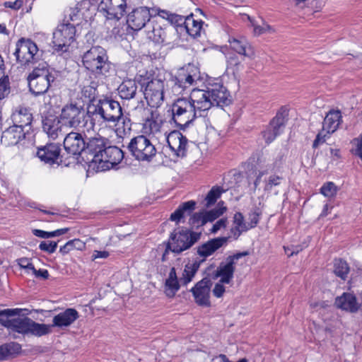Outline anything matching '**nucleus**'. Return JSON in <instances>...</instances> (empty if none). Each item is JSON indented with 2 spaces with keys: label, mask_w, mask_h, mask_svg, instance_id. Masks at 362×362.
<instances>
[{
  "label": "nucleus",
  "mask_w": 362,
  "mask_h": 362,
  "mask_svg": "<svg viewBox=\"0 0 362 362\" xmlns=\"http://www.w3.org/2000/svg\"><path fill=\"white\" fill-rule=\"evenodd\" d=\"M87 121L85 127L92 132L105 130L107 127H117L118 136L129 134L132 129V122L128 115L123 113L122 107L118 101L104 98L87 107Z\"/></svg>",
  "instance_id": "f257e3e1"
},
{
  "label": "nucleus",
  "mask_w": 362,
  "mask_h": 362,
  "mask_svg": "<svg viewBox=\"0 0 362 362\" xmlns=\"http://www.w3.org/2000/svg\"><path fill=\"white\" fill-rule=\"evenodd\" d=\"M199 116L214 106L228 105L231 96L226 87L216 81L209 82L204 89L193 88L188 96Z\"/></svg>",
  "instance_id": "f03ea898"
},
{
  "label": "nucleus",
  "mask_w": 362,
  "mask_h": 362,
  "mask_svg": "<svg viewBox=\"0 0 362 362\" xmlns=\"http://www.w3.org/2000/svg\"><path fill=\"white\" fill-rule=\"evenodd\" d=\"M98 0H82L65 11L64 21L88 29L95 14Z\"/></svg>",
  "instance_id": "7ed1b4c3"
},
{
  "label": "nucleus",
  "mask_w": 362,
  "mask_h": 362,
  "mask_svg": "<svg viewBox=\"0 0 362 362\" xmlns=\"http://www.w3.org/2000/svg\"><path fill=\"white\" fill-rule=\"evenodd\" d=\"M84 67L95 76H107L111 64L106 50L100 46H93L82 56Z\"/></svg>",
  "instance_id": "20e7f679"
},
{
  "label": "nucleus",
  "mask_w": 362,
  "mask_h": 362,
  "mask_svg": "<svg viewBox=\"0 0 362 362\" xmlns=\"http://www.w3.org/2000/svg\"><path fill=\"white\" fill-rule=\"evenodd\" d=\"M29 90L34 96L44 95L48 90L55 76L44 63L34 68L27 77Z\"/></svg>",
  "instance_id": "39448f33"
},
{
  "label": "nucleus",
  "mask_w": 362,
  "mask_h": 362,
  "mask_svg": "<svg viewBox=\"0 0 362 362\" xmlns=\"http://www.w3.org/2000/svg\"><path fill=\"white\" fill-rule=\"evenodd\" d=\"M172 120L180 129L188 127L198 116L189 97L176 99L171 106Z\"/></svg>",
  "instance_id": "423d86ee"
},
{
  "label": "nucleus",
  "mask_w": 362,
  "mask_h": 362,
  "mask_svg": "<svg viewBox=\"0 0 362 362\" xmlns=\"http://www.w3.org/2000/svg\"><path fill=\"white\" fill-rule=\"evenodd\" d=\"M58 118L64 127L81 129L85 134L92 132V130H88L85 127V122L88 120L87 112L84 113L81 105L74 103L65 105L62 108Z\"/></svg>",
  "instance_id": "0eeeda50"
},
{
  "label": "nucleus",
  "mask_w": 362,
  "mask_h": 362,
  "mask_svg": "<svg viewBox=\"0 0 362 362\" xmlns=\"http://www.w3.org/2000/svg\"><path fill=\"white\" fill-rule=\"evenodd\" d=\"M199 78V71L198 69L192 64H188L179 69L176 75L171 78L167 86L171 87L173 95H180L186 88L195 85Z\"/></svg>",
  "instance_id": "6e6552de"
},
{
  "label": "nucleus",
  "mask_w": 362,
  "mask_h": 362,
  "mask_svg": "<svg viewBox=\"0 0 362 362\" xmlns=\"http://www.w3.org/2000/svg\"><path fill=\"white\" fill-rule=\"evenodd\" d=\"M123 151L118 147L108 144L103 155L91 158L90 167L97 172L105 171L115 168L123 159Z\"/></svg>",
  "instance_id": "1a4fd4ad"
},
{
  "label": "nucleus",
  "mask_w": 362,
  "mask_h": 362,
  "mask_svg": "<svg viewBox=\"0 0 362 362\" xmlns=\"http://www.w3.org/2000/svg\"><path fill=\"white\" fill-rule=\"evenodd\" d=\"M201 236L200 233L187 229L175 230L171 233L168 247L175 253H180L190 248Z\"/></svg>",
  "instance_id": "9d476101"
},
{
  "label": "nucleus",
  "mask_w": 362,
  "mask_h": 362,
  "mask_svg": "<svg viewBox=\"0 0 362 362\" xmlns=\"http://www.w3.org/2000/svg\"><path fill=\"white\" fill-rule=\"evenodd\" d=\"M76 28L70 23L63 22L53 33L52 44L54 51L66 52L74 42Z\"/></svg>",
  "instance_id": "9b49d317"
},
{
  "label": "nucleus",
  "mask_w": 362,
  "mask_h": 362,
  "mask_svg": "<svg viewBox=\"0 0 362 362\" xmlns=\"http://www.w3.org/2000/svg\"><path fill=\"white\" fill-rule=\"evenodd\" d=\"M128 148L138 160L150 161L156 154L155 145L146 136L139 135L131 139Z\"/></svg>",
  "instance_id": "f8f14e48"
},
{
  "label": "nucleus",
  "mask_w": 362,
  "mask_h": 362,
  "mask_svg": "<svg viewBox=\"0 0 362 362\" xmlns=\"http://www.w3.org/2000/svg\"><path fill=\"white\" fill-rule=\"evenodd\" d=\"M14 55L22 65L37 62L40 57L37 45L30 39L21 38L16 44Z\"/></svg>",
  "instance_id": "ddd939ff"
},
{
  "label": "nucleus",
  "mask_w": 362,
  "mask_h": 362,
  "mask_svg": "<svg viewBox=\"0 0 362 362\" xmlns=\"http://www.w3.org/2000/svg\"><path fill=\"white\" fill-rule=\"evenodd\" d=\"M341 122V112L338 110H331L324 119L322 129L314 140L313 147L316 148L320 144L325 142L327 138L337 131Z\"/></svg>",
  "instance_id": "4468645a"
},
{
  "label": "nucleus",
  "mask_w": 362,
  "mask_h": 362,
  "mask_svg": "<svg viewBox=\"0 0 362 362\" xmlns=\"http://www.w3.org/2000/svg\"><path fill=\"white\" fill-rule=\"evenodd\" d=\"M165 86V81L158 78H153L146 83L144 94L149 106L158 107L163 104L165 93L168 91Z\"/></svg>",
  "instance_id": "2eb2a0df"
},
{
  "label": "nucleus",
  "mask_w": 362,
  "mask_h": 362,
  "mask_svg": "<svg viewBox=\"0 0 362 362\" xmlns=\"http://www.w3.org/2000/svg\"><path fill=\"white\" fill-rule=\"evenodd\" d=\"M153 8L150 10L146 6H139L136 7L131 12H129L127 16V24L129 28L133 30L139 31L142 28L146 29L148 23L152 21L153 18Z\"/></svg>",
  "instance_id": "dca6fc26"
},
{
  "label": "nucleus",
  "mask_w": 362,
  "mask_h": 362,
  "mask_svg": "<svg viewBox=\"0 0 362 362\" xmlns=\"http://www.w3.org/2000/svg\"><path fill=\"white\" fill-rule=\"evenodd\" d=\"M97 8L108 19H120L127 8V0H98Z\"/></svg>",
  "instance_id": "f3484780"
},
{
  "label": "nucleus",
  "mask_w": 362,
  "mask_h": 362,
  "mask_svg": "<svg viewBox=\"0 0 362 362\" xmlns=\"http://www.w3.org/2000/svg\"><path fill=\"white\" fill-rule=\"evenodd\" d=\"M168 146L173 156L182 158L186 156L189 141L179 131H173L165 136Z\"/></svg>",
  "instance_id": "a211bd4d"
},
{
  "label": "nucleus",
  "mask_w": 362,
  "mask_h": 362,
  "mask_svg": "<svg viewBox=\"0 0 362 362\" xmlns=\"http://www.w3.org/2000/svg\"><path fill=\"white\" fill-rule=\"evenodd\" d=\"M246 252L238 253L232 257H229L227 262L221 263L214 274V279L220 278V281L226 284L230 283L233 278L235 271L234 261L240 257L246 255Z\"/></svg>",
  "instance_id": "6ab92c4d"
},
{
  "label": "nucleus",
  "mask_w": 362,
  "mask_h": 362,
  "mask_svg": "<svg viewBox=\"0 0 362 362\" xmlns=\"http://www.w3.org/2000/svg\"><path fill=\"white\" fill-rule=\"evenodd\" d=\"M99 132L89 133L90 137L88 141L86 144V149L92 156V158H96L97 156L103 155L109 144L108 139L100 134Z\"/></svg>",
  "instance_id": "aec40b11"
},
{
  "label": "nucleus",
  "mask_w": 362,
  "mask_h": 362,
  "mask_svg": "<svg viewBox=\"0 0 362 362\" xmlns=\"http://www.w3.org/2000/svg\"><path fill=\"white\" fill-rule=\"evenodd\" d=\"M64 147L67 153L78 156L86 149V142L81 134L71 132L65 136Z\"/></svg>",
  "instance_id": "412c9836"
},
{
  "label": "nucleus",
  "mask_w": 362,
  "mask_h": 362,
  "mask_svg": "<svg viewBox=\"0 0 362 362\" xmlns=\"http://www.w3.org/2000/svg\"><path fill=\"white\" fill-rule=\"evenodd\" d=\"M211 281L204 278L196 284L191 289L195 301L199 305L209 306L210 305Z\"/></svg>",
  "instance_id": "4be33fe9"
},
{
  "label": "nucleus",
  "mask_w": 362,
  "mask_h": 362,
  "mask_svg": "<svg viewBox=\"0 0 362 362\" xmlns=\"http://www.w3.org/2000/svg\"><path fill=\"white\" fill-rule=\"evenodd\" d=\"M33 119V117L30 109L21 105L16 107L11 115V121L13 124L28 131L30 129Z\"/></svg>",
  "instance_id": "5701e85b"
},
{
  "label": "nucleus",
  "mask_w": 362,
  "mask_h": 362,
  "mask_svg": "<svg viewBox=\"0 0 362 362\" xmlns=\"http://www.w3.org/2000/svg\"><path fill=\"white\" fill-rule=\"evenodd\" d=\"M36 155L45 164H59L60 147L57 144H49L38 148Z\"/></svg>",
  "instance_id": "b1692460"
},
{
  "label": "nucleus",
  "mask_w": 362,
  "mask_h": 362,
  "mask_svg": "<svg viewBox=\"0 0 362 362\" xmlns=\"http://www.w3.org/2000/svg\"><path fill=\"white\" fill-rule=\"evenodd\" d=\"M285 125V117L283 113H277L269 123L267 129L262 132V136L267 144L272 142L283 132Z\"/></svg>",
  "instance_id": "393cba45"
},
{
  "label": "nucleus",
  "mask_w": 362,
  "mask_h": 362,
  "mask_svg": "<svg viewBox=\"0 0 362 362\" xmlns=\"http://www.w3.org/2000/svg\"><path fill=\"white\" fill-rule=\"evenodd\" d=\"M144 130L145 133L158 138L163 134L165 136V132L163 131V119L157 110H152L146 117L144 123Z\"/></svg>",
  "instance_id": "a878e982"
},
{
  "label": "nucleus",
  "mask_w": 362,
  "mask_h": 362,
  "mask_svg": "<svg viewBox=\"0 0 362 362\" xmlns=\"http://www.w3.org/2000/svg\"><path fill=\"white\" fill-rule=\"evenodd\" d=\"M26 132L28 130L12 124L3 132L1 142L5 146L16 145L25 138Z\"/></svg>",
  "instance_id": "bb28decb"
},
{
  "label": "nucleus",
  "mask_w": 362,
  "mask_h": 362,
  "mask_svg": "<svg viewBox=\"0 0 362 362\" xmlns=\"http://www.w3.org/2000/svg\"><path fill=\"white\" fill-rule=\"evenodd\" d=\"M79 317L78 312L74 308H66L56 315L52 319V327H67Z\"/></svg>",
  "instance_id": "cd10ccee"
},
{
  "label": "nucleus",
  "mask_w": 362,
  "mask_h": 362,
  "mask_svg": "<svg viewBox=\"0 0 362 362\" xmlns=\"http://www.w3.org/2000/svg\"><path fill=\"white\" fill-rule=\"evenodd\" d=\"M63 127L64 126L61 124L59 118L54 115L45 117L42 119L43 131L52 139H56L60 135H64Z\"/></svg>",
  "instance_id": "c85d7f7f"
},
{
  "label": "nucleus",
  "mask_w": 362,
  "mask_h": 362,
  "mask_svg": "<svg viewBox=\"0 0 362 362\" xmlns=\"http://www.w3.org/2000/svg\"><path fill=\"white\" fill-rule=\"evenodd\" d=\"M228 241V238L221 237L216 238L208 240L207 242L200 245L197 247V254L203 258L212 255L216 251L221 248Z\"/></svg>",
  "instance_id": "c756f323"
},
{
  "label": "nucleus",
  "mask_w": 362,
  "mask_h": 362,
  "mask_svg": "<svg viewBox=\"0 0 362 362\" xmlns=\"http://www.w3.org/2000/svg\"><path fill=\"white\" fill-rule=\"evenodd\" d=\"M145 32L148 38L156 43H164L166 42V31L162 28L161 25L154 18L147 25Z\"/></svg>",
  "instance_id": "7c9ffc66"
},
{
  "label": "nucleus",
  "mask_w": 362,
  "mask_h": 362,
  "mask_svg": "<svg viewBox=\"0 0 362 362\" xmlns=\"http://www.w3.org/2000/svg\"><path fill=\"white\" fill-rule=\"evenodd\" d=\"M0 322L4 326L12 331L23 334H29L31 319L28 317L6 319L5 320L0 319Z\"/></svg>",
  "instance_id": "2f4dec72"
},
{
  "label": "nucleus",
  "mask_w": 362,
  "mask_h": 362,
  "mask_svg": "<svg viewBox=\"0 0 362 362\" xmlns=\"http://www.w3.org/2000/svg\"><path fill=\"white\" fill-rule=\"evenodd\" d=\"M337 308L351 313L356 312L359 308V303L356 296L350 293H344L335 300Z\"/></svg>",
  "instance_id": "473e14b6"
},
{
  "label": "nucleus",
  "mask_w": 362,
  "mask_h": 362,
  "mask_svg": "<svg viewBox=\"0 0 362 362\" xmlns=\"http://www.w3.org/2000/svg\"><path fill=\"white\" fill-rule=\"evenodd\" d=\"M228 42L231 49L239 54L248 57H252L253 56V50L245 37H230Z\"/></svg>",
  "instance_id": "72a5a7b5"
},
{
  "label": "nucleus",
  "mask_w": 362,
  "mask_h": 362,
  "mask_svg": "<svg viewBox=\"0 0 362 362\" xmlns=\"http://www.w3.org/2000/svg\"><path fill=\"white\" fill-rule=\"evenodd\" d=\"M180 279H178L176 270L174 267L170 270L168 278L165 281L164 292L169 297H173L180 287Z\"/></svg>",
  "instance_id": "f704fd0d"
},
{
  "label": "nucleus",
  "mask_w": 362,
  "mask_h": 362,
  "mask_svg": "<svg viewBox=\"0 0 362 362\" xmlns=\"http://www.w3.org/2000/svg\"><path fill=\"white\" fill-rule=\"evenodd\" d=\"M118 94L122 99L130 100L134 98L137 91V84L136 81L127 79L122 81L119 86Z\"/></svg>",
  "instance_id": "c9c22d12"
},
{
  "label": "nucleus",
  "mask_w": 362,
  "mask_h": 362,
  "mask_svg": "<svg viewBox=\"0 0 362 362\" xmlns=\"http://www.w3.org/2000/svg\"><path fill=\"white\" fill-rule=\"evenodd\" d=\"M200 266V263L197 261L189 262L185 264V268L180 276V282L182 286H187L190 283L194 277Z\"/></svg>",
  "instance_id": "e433bc0d"
},
{
  "label": "nucleus",
  "mask_w": 362,
  "mask_h": 362,
  "mask_svg": "<svg viewBox=\"0 0 362 362\" xmlns=\"http://www.w3.org/2000/svg\"><path fill=\"white\" fill-rule=\"evenodd\" d=\"M203 22L197 21L193 15L189 16L185 20V30L192 37H197L200 35Z\"/></svg>",
  "instance_id": "4c0bfd02"
},
{
  "label": "nucleus",
  "mask_w": 362,
  "mask_h": 362,
  "mask_svg": "<svg viewBox=\"0 0 362 362\" xmlns=\"http://www.w3.org/2000/svg\"><path fill=\"white\" fill-rule=\"evenodd\" d=\"M234 226L231 228V233L235 238H238L243 232L250 229L248 223L245 222L243 214L240 212L235 214L233 217Z\"/></svg>",
  "instance_id": "58836bf2"
},
{
  "label": "nucleus",
  "mask_w": 362,
  "mask_h": 362,
  "mask_svg": "<svg viewBox=\"0 0 362 362\" xmlns=\"http://www.w3.org/2000/svg\"><path fill=\"white\" fill-rule=\"evenodd\" d=\"M195 206V202L188 201L181 204L170 216V220L179 222L184 217L185 213H190Z\"/></svg>",
  "instance_id": "ea45409f"
},
{
  "label": "nucleus",
  "mask_w": 362,
  "mask_h": 362,
  "mask_svg": "<svg viewBox=\"0 0 362 362\" xmlns=\"http://www.w3.org/2000/svg\"><path fill=\"white\" fill-rule=\"evenodd\" d=\"M281 160H276L272 163H268L265 168H261L258 171V174L257 175V177L254 182L255 188L257 189L262 182V178L268 175L269 173H272L276 170H279L281 167Z\"/></svg>",
  "instance_id": "a19ab883"
},
{
  "label": "nucleus",
  "mask_w": 362,
  "mask_h": 362,
  "mask_svg": "<svg viewBox=\"0 0 362 362\" xmlns=\"http://www.w3.org/2000/svg\"><path fill=\"white\" fill-rule=\"evenodd\" d=\"M4 63L0 55V100L6 98L10 93L9 80L4 76Z\"/></svg>",
  "instance_id": "79ce46f5"
},
{
  "label": "nucleus",
  "mask_w": 362,
  "mask_h": 362,
  "mask_svg": "<svg viewBox=\"0 0 362 362\" xmlns=\"http://www.w3.org/2000/svg\"><path fill=\"white\" fill-rule=\"evenodd\" d=\"M52 328L51 325L40 324L31 320L29 334L42 337L49 334Z\"/></svg>",
  "instance_id": "37998d69"
},
{
  "label": "nucleus",
  "mask_w": 362,
  "mask_h": 362,
  "mask_svg": "<svg viewBox=\"0 0 362 362\" xmlns=\"http://www.w3.org/2000/svg\"><path fill=\"white\" fill-rule=\"evenodd\" d=\"M223 202H221L218 204V206L216 209L209 211H203L205 223L208 222H213L226 211V207L223 206Z\"/></svg>",
  "instance_id": "c03bdc74"
},
{
  "label": "nucleus",
  "mask_w": 362,
  "mask_h": 362,
  "mask_svg": "<svg viewBox=\"0 0 362 362\" xmlns=\"http://www.w3.org/2000/svg\"><path fill=\"white\" fill-rule=\"evenodd\" d=\"M226 190L223 189L221 187L219 186H214L210 191L208 192L205 201L206 206L207 207L211 206L217 201V199L221 197V195L225 192Z\"/></svg>",
  "instance_id": "a18cd8bd"
},
{
  "label": "nucleus",
  "mask_w": 362,
  "mask_h": 362,
  "mask_svg": "<svg viewBox=\"0 0 362 362\" xmlns=\"http://www.w3.org/2000/svg\"><path fill=\"white\" fill-rule=\"evenodd\" d=\"M284 177L279 175H270L268 177L264 180V190L267 192H270L274 187L281 185Z\"/></svg>",
  "instance_id": "49530a36"
},
{
  "label": "nucleus",
  "mask_w": 362,
  "mask_h": 362,
  "mask_svg": "<svg viewBox=\"0 0 362 362\" xmlns=\"http://www.w3.org/2000/svg\"><path fill=\"white\" fill-rule=\"evenodd\" d=\"M67 231L68 228L57 229L51 232H47L40 229H34L33 230V233L37 237L47 239L52 237L59 236L66 233Z\"/></svg>",
  "instance_id": "de8ad7c7"
},
{
  "label": "nucleus",
  "mask_w": 362,
  "mask_h": 362,
  "mask_svg": "<svg viewBox=\"0 0 362 362\" xmlns=\"http://www.w3.org/2000/svg\"><path fill=\"white\" fill-rule=\"evenodd\" d=\"M334 267L335 274L342 279H345L349 270L347 263L342 259H335Z\"/></svg>",
  "instance_id": "09e8293b"
},
{
  "label": "nucleus",
  "mask_w": 362,
  "mask_h": 362,
  "mask_svg": "<svg viewBox=\"0 0 362 362\" xmlns=\"http://www.w3.org/2000/svg\"><path fill=\"white\" fill-rule=\"evenodd\" d=\"M350 151L351 154L361 159L362 161V135H359L358 137L354 138L351 141Z\"/></svg>",
  "instance_id": "8fccbe9b"
},
{
  "label": "nucleus",
  "mask_w": 362,
  "mask_h": 362,
  "mask_svg": "<svg viewBox=\"0 0 362 362\" xmlns=\"http://www.w3.org/2000/svg\"><path fill=\"white\" fill-rule=\"evenodd\" d=\"M227 69L231 70L233 74L236 77L238 73L243 69V65L235 56L227 57Z\"/></svg>",
  "instance_id": "3c124183"
},
{
  "label": "nucleus",
  "mask_w": 362,
  "mask_h": 362,
  "mask_svg": "<svg viewBox=\"0 0 362 362\" xmlns=\"http://www.w3.org/2000/svg\"><path fill=\"white\" fill-rule=\"evenodd\" d=\"M338 192V187L333 182H327L320 188V193L327 198H333Z\"/></svg>",
  "instance_id": "603ef678"
},
{
  "label": "nucleus",
  "mask_w": 362,
  "mask_h": 362,
  "mask_svg": "<svg viewBox=\"0 0 362 362\" xmlns=\"http://www.w3.org/2000/svg\"><path fill=\"white\" fill-rule=\"evenodd\" d=\"M57 247V243L54 241L44 240L39 245V249L49 254L54 253Z\"/></svg>",
  "instance_id": "864d4df0"
},
{
  "label": "nucleus",
  "mask_w": 362,
  "mask_h": 362,
  "mask_svg": "<svg viewBox=\"0 0 362 362\" xmlns=\"http://www.w3.org/2000/svg\"><path fill=\"white\" fill-rule=\"evenodd\" d=\"M189 223L194 228L206 224L203 211L194 214L189 219Z\"/></svg>",
  "instance_id": "5fc2aeb1"
},
{
  "label": "nucleus",
  "mask_w": 362,
  "mask_h": 362,
  "mask_svg": "<svg viewBox=\"0 0 362 362\" xmlns=\"http://www.w3.org/2000/svg\"><path fill=\"white\" fill-rule=\"evenodd\" d=\"M250 21L252 25L254 28V33L256 35H261L266 32H272V28L268 24L263 23L262 25H257L255 23L250 19V16L247 17Z\"/></svg>",
  "instance_id": "6e6d98bb"
},
{
  "label": "nucleus",
  "mask_w": 362,
  "mask_h": 362,
  "mask_svg": "<svg viewBox=\"0 0 362 362\" xmlns=\"http://www.w3.org/2000/svg\"><path fill=\"white\" fill-rule=\"evenodd\" d=\"M96 90L91 86H83L81 90L82 96H83L88 101H92L95 96Z\"/></svg>",
  "instance_id": "4d7b16f0"
},
{
  "label": "nucleus",
  "mask_w": 362,
  "mask_h": 362,
  "mask_svg": "<svg viewBox=\"0 0 362 362\" xmlns=\"http://www.w3.org/2000/svg\"><path fill=\"white\" fill-rule=\"evenodd\" d=\"M185 18H184L182 16L172 13L169 23L171 24L175 25V26L184 28L185 27Z\"/></svg>",
  "instance_id": "13d9d810"
},
{
  "label": "nucleus",
  "mask_w": 362,
  "mask_h": 362,
  "mask_svg": "<svg viewBox=\"0 0 362 362\" xmlns=\"http://www.w3.org/2000/svg\"><path fill=\"white\" fill-rule=\"evenodd\" d=\"M224 284H226L223 282H221L220 281H218V282H217L215 284V286L212 290V293L214 296H216V298H221L223 296V293L226 291Z\"/></svg>",
  "instance_id": "bf43d9fd"
},
{
  "label": "nucleus",
  "mask_w": 362,
  "mask_h": 362,
  "mask_svg": "<svg viewBox=\"0 0 362 362\" xmlns=\"http://www.w3.org/2000/svg\"><path fill=\"white\" fill-rule=\"evenodd\" d=\"M248 219V226H250V229L255 228L259 222V213L257 212V211L250 213Z\"/></svg>",
  "instance_id": "052dcab7"
},
{
  "label": "nucleus",
  "mask_w": 362,
  "mask_h": 362,
  "mask_svg": "<svg viewBox=\"0 0 362 362\" xmlns=\"http://www.w3.org/2000/svg\"><path fill=\"white\" fill-rule=\"evenodd\" d=\"M76 243H81L80 240L74 239L68 241L64 245L62 246L59 249V252L62 254H66L71 250H73V245Z\"/></svg>",
  "instance_id": "680f3d73"
},
{
  "label": "nucleus",
  "mask_w": 362,
  "mask_h": 362,
  "mask_svg": "<svg viewBox=\"0 0 362 362\" xmlns=\"http://www.w3.org/2000/svg\"><path fill=\"white\" fill-rule=\"evenodd\" d=\"M227 220L226 218H221L217 221L212 226L210 232L211 233H216L221 228H223L226 226Z\"/></svg>",
  "instance_id": "e2e57ef3"
},
{
  "label": "nucleus",
  "mask_w": 362,
  "mask_h": 362,
  "mask_svg": "<svg viewBox=\"0 0 362 362\" xmlns=\"http://www.w3.org/2000/svg\"><path fill=\"white\" fill-rule=\"evenodd\" d=\"M23 4V0H16L15 1H5L4 3V6L6 8H9L13 10L17 11L22 7Z\"/></svg>",
  "instance_id": "0e129e2a"
},
{
  "label": "nucleus",
  "mask_w": 362,
  "mask_h": 362,
  "mask_svg": "<svg viewBox=\"0 0 362 362\" xmlns=\"http://www.w3.org/2000/svg\"><path fill=\"white\" fill-rule=\"evenodd\" d=\"M21 311V310L19 308L5 309L3 310H0V316H6V317L16 316V315H18L20 314Z\"/></svg>",
  "instance_id": "69168bd1"
},
{
  "label": "nucleus",
  "mask_w": 362,
  "mask_h": 362,
  "mask_svg": "<svg viewBox=\"0 0 362 362\" xmlns=\"http://www.w3.org/2000/svg\"><path fill=\"white\" fill-rule=\"evenodd\" d=\"M109 256L110 253L107 251L94 250L92 255V260H95L96 259H106Z\"/></svg>",
  "instance_id": "338daca9"
},
{
  "label": "nucleus",
  "mask_w": 362,
  "mask_h": 362,
  "mask_svg": "<svg viewBox=\"0 0 362 362\" xmlns=\"http://www.w3.org/2000/svg\"><path fill=\"white\" fill-rule=\"evenodd\" d=\"M34 275L37 278L47 279L49 277V272L47 269H36L34 273Z\"/></svg>",
  "instance_id": "774afa93"
}]
</instances>
